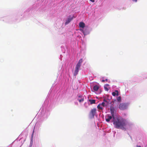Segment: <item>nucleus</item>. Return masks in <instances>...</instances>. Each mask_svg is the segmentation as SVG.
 <instances>
[{"label":"nucleus","mask_w":147,"mask_h":147,"mask_svg":"<svg viewBox=\"0 0 147 147\" xmlns=\"http://www.w3.org/2000/svg\"><path fill=\"white\" fill-rule=\"evenodd\" d=\"M113 124L114 127L116 129H120L123 130H126V126L127 124L126 120L124 119L118 117L113 120Z\"/></svg>","instance_id":"f257e3e1"},{"label":"nucleus","mask_w":147,"mask_h":147,"mask_svg":"<svg viewBox=\"0 0 147 147\" xmlns=\"http://www.w3.org/2000/svg\"><path fill=\"white\" fill-rule=\"evenodd\" d=\"M96 108L92 109L89 114V117L91 118H94V116L96 115Z\"/></svg>","instance_id":"f03ea898"},{"label":"nucleus","mask_w":147,"mask_h":147,"mask_svg":"<svg viewBox=\"0 0 147 147\" xmlns=\"http://www.w3.org/2000/svg\"><path fill=\"white\" fill-rule=\"evenodd\" d=\"M119 108L121 110H124L127 108V105L125 103H121L119 106Z\"/></svg>","instance_id":"7ed1b4c3"},{"label":"nucleus","mask_w":147,"mask_h":147,"mask_svg":"<svg viewBox=\"0 0 147 147\" xmlns=\"http://www.w3.org/2000/svg\"><path fill=\"white\" fill-rule=\"evenodd\" d=\"M80 67L78 66V65H76L75 70L74 72V75L76 76V75L79 71V70L80 68Z\"/></svg>","instance_id":"20e7f679"},{"label":"nucleus","mask_w":147,"mask_h":147,"mask_svg":"<svg viewBox=\"0 0 147 147\" xmlns=\"http://www.w3.org/2000/svg\"><path fill=\"white\" fill-rule=\"evenodd\" d=\"M106 117L107 118L105 119V120L107 122H109L110 120L112 118H113L111 116L108 115L107 116H106Z\"/></svg>","instance_id":"39448f33"},{"label":"nucleus","mask_w":147,"mask_h":147,"mask_svg":"<svg viewBox=\"0 0 147 147\" xmlns=\"http://www.w3.org/2000/svg\"><path fill=\"white\" fill-rule=\"evenodd\" d=\"M72 19L73 17L68 18L67 20L66 21L65 24L66 25L69 24L72 20Z\"/></svg>","instance_id":"423d86ee"},{"label":"nucleus","mask_w":147,"mask_h":147,"mask_svg":"<svg viewBox=\"0 0 147 147\" xmlns=\"http://www.w3.org/2000/svg\"><path fill=\"white\" fill-rule=\"evenodd\" d=\"M111 113L112 115L111 116L113 117V120L116 119V118L115 117V116L116 114L115 111H111Z\"/></svg>","instance_id":"0eeeda50"},{"label":"nucleus","mask_w":147,"mask_h":147,"mask_svg":"<svg viewBox=\"0 0 147 147\" xmlns=\"http://www.w3.org/2000/svg\"><path fill=\"white\" fill-rule=\"evenodd\" d=\"M85 24L83 22H81L79 24V26L80 28H84L85 27Z\"/></svg>","instance_id":"6e6552de"},{"label":"nucleus","mask_w":147,"mask_h":147,"mask_svg":"<svg viewBox=\"0 0 147 147\" xmlns=\"http://www.w3.org/2000/svg\"><path fill=\"white\" fill-rule=\"evenodd\" d=\"M112 95L114 96H117L119 95V92L118 90H116L114 92H113L112 93Z\"/></svg>","instance_id":"1a4fd4ad"},{"label":"nucleus","mask_w":147,"mask_h":147,"mask_svg":"<svg viewBox=\"0 0 147 147\" xmlns=\"http://www.w3.org/2000/svg\"><path fill=\"white\" fill-rule=\"evenodd\" d=\"M99 88V86L97 85H95L93 87V90L94 91H97Z\"/></svg>","instance_id":"9d476101"},{"label":"nucleus","mask_w":147,"mask_h":147,"mask_svg":"<svg viewBox=\"0 0 147 147\" xmlns=\"http://www.w3.org/2000/svg\"><path fill=\"white\" fill-rule=\"evenodd\" d=\"M82 62V59H80L79 61L77 63L76 65L80 67L81 64Z\"/></svg>","instance_id":"9b49d317"},{"label":"nucleus","mask_w":147,"mask_h":147,"mask_svg":"<svg viewBox=\"0 0 147 147\" xmlns=\"http://www.w3.org/2000/svg\"><path fill=\"white\" fill-rule=\"evenodd\" d=\"M78 97L79 98H81V99H78V100L80 102H82L84 101V98H82V96H78Z\"/></svg>","instance_id":"f8f14e48"},{"label":"nucleus","mask_w":147,"mask_h":147,"mask_svg":"<svg viewBox=\"0 0 147 147\" xmlns=\"http://www.w3.org/2000/svg\"><path fill=\"white\" fill-rule=\"evenodd\" d=\"M91 104H95V103L96 100L94 99H89V100Z\"/></svg>","instance_id":"ddd939ff"},{"label":"nucleus","mask_w":147,"mask_h":147,"mask_svg":"<svg viewBox=\"0 0 147 147\" xmlns=\"http://www.w3.org/2000/svg\"><path fill=\"white\" fill-rule=\"evenodd\" d=\"M98 109H99V111L102 110L103 108L101 107L100 104H99L97 107Z\"/></svg>","instance_id":"4468645a"},{"label":"nucleus","mask_w":147,"mask_h":147,"mask_svg":"<svg viewBox=\"0 0 147 147\" xmlns=\"http://www.w3.org/2000/svg\"><path fill=\"white\" fill-rule=\"evenodd\" d=\"M101 105H102V106L103 107H105V106H107V103H105V102H102V103L101 104H100Z\"/></svg>","instance_id":"2eb2a0df"},{"label":"nucleus","mask_w":147,"mask_h":147,"mask_svg":"<svg viewBox=\"0 0 147 147\" xmlns=\"http://www.w3.org/2000/svg\"><path fill=\"white\" fill-rule=\"evenodd\" d=\"M110 110L111 111H115L114 107L112 106L110 107Z\"/></svg>","instance_id":"dca6fc26"},{"label":"nucleus","mask_w":147,"mask_h":147,"mask_svg":"<svg viewBox=\"0 0 147 147\" xmlns=\"http://www.w3.org/2000/svg\"><path fill=\"white\" fill-rule=\"evenodd\" d=\"M117 100L118 102H120L121 100V96H119L117 98Z\"/></svg>","instance_id":"f3484780"},{"label":"nucleus","mask_w":147,"mask_h":147,"mask_svg":"<svg viewBox=\"0 0 147 147\" xmlns=\"http://www.w3.org/2000/svg\"><path fill=\"white\" fill-rule=\"evenodd\" d=\"M104 88H105V90H106L108 91L109 90V89H108V88L106 86H104Z\"/></svg>","instance_id":"a211bd4d"},{"label":"nucleus","mask_w":147,"mask_h":147,"mask_svg":"<svg viewBox=\"0 0 147 147\" xmlns=\"http://www.w3.org/2000/svg\"><path fill=\"white\" fill-rule=\"evenodd\" d=\"M103 102L107 103V101L105 99H104L103 100Z\"/></svg>","instance_id":"6ab92c4d"},{"label":"nucleus","mask_w":147,"mask_h":147,"mask_svg":"<svg viewBox=\"0 0 147 147\" xmlns=\"http://www.w3.org/2000/svg\"><path fill=\"white\" fill-rule=\"evenodd\" d=\"M90 1H91L92 2H94L95 1V0H90Z\"/></svg>","instance_id":"aec40b11"},{"label":"nucleus","mask_w":147,"mask_h":147,"mask_svg":"<svg viewBox=\"0 0 147 147\" xmlns=\"http://www.w3.org/2000/svg\"><path fill=\"white\" fill-rule=\"evenodd\" d=\"M109 86V84H106L105 85V86Z\"/></svg>","instance_id":"412c9836"},{"label":"nucleus","mask_w":147,"mask_h":147,"mask_svg":"<svg viewBox=\"0 0 147 147\" xmlns=\"http://www.w3.org/2000/svg\"><path fill=\"white\" fill-rule=\"evenodd\" d=\"M132 1H135V2H137V0H132Z\"/></svg>","instance_id":"4be33fe9"},{"label":"nucleus","mask_w":147,"mask_h":147,"mask_svg":"<svg viewBox=\"0 0 147 147\" xmlns=\"http://www.w3.org/2000/svg\"><path fill=\"white\" fill-rule=\"evenodd\" d=\"M105 81V80H102V82H104Z\"/></svg>","instance_id":"5701e85b"},{"label":"nucleus","mask_w":147,"mask_h":147,"mask_svg":"<svg viewBox=\"0 0 147 147\" xmlns=\"http://www.w3.org/2000/svg\"><path fill=\"white\" fill-rule=\"evenodd\" d=\"M80 30L81 31H82V32L84 33V31L83 30H81V29H80Z\"/></svg>","instance_id":"b1692460"},{"label":"nucleus","mask_w":147,"mask_h":147,"mask_svg":"<svg viewBox=\"0 0 147 147\" xmlns=\"http://www.w3.org/2000/svg\"><path fill=\"white\" fill-rule=\"evenodd\" d=\"M136 146L137 147H141V146H140L137 145Z\"/></svg>","instance_id":"393cba45"},{"label":"nucleus","mask_w":147,"mask_h":147,"mask_svg":"<svg viewBox=\"0 0 147 147\" xmlns=\"http://www.w3.org/2000/svg\"><path fill=\"white\" fill-rule=\"evenodd\" d=\"M105 81H106V82H107L108 81V79H106Z\"/></svg>","instance_id":"a878e982"}]
</instances>
